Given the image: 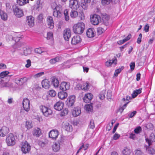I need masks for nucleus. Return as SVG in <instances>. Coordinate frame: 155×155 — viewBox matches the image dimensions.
I'll list each match as a JSON object with an SVG mask.
<instances>
[{
	"instance_id": "f257e3e1",
	"label": "nucleus",
	"mask_w": 155,
	"mask_h": 155,
	"mask_svg": "<svg viewBox=\"0 0 155 155\" xmlns=\"http://www.w3.org/2000/svg\"><path fill=\"white\" fill-rule=\"evenodd\" d=\"M51 7L53 10V15L57 18H60L62 15V7L60 5H57L56 3L51 4Z\"/></svg>"
},
{
	"instance_id": "f03ea898",
	"label": "nucleus",
	"mask_w": 155,
	"mask_h": 155,
	"mask_svg": "<svg viewBox=\"0 0 155 155\" xmlns=\"http://www.w3.org/2000/svg\"><path fill=\"white\" fill-rule=\"evenodd\" d=\"M85 27V25L83 22H78L74 25L73 31L75 33L81 34L83 33Z\"/></svg>"
},
{
	"instance_id": "7ed1b4c3",
	"label": "nucleus",
	"mask_w": 155,
	"mask_h": 155,
	"mask_svg": "<svg viewBox=\"0 0 155 155\" xmlns=\"http://www.w3.org/2000/svg\"><path fill=\"white\" fill-rule=\"evenodd\" d=\"M5 142L8 146H12L16 143V140L12 133L9 134L6 137Z\"/></svg>"
},
{
	"instance_id": "20e7f679",
	"label": "nucleus",
	"mask_w": 155,
	"mask_h": 155,
	"mask_svg": "<svg viewBox=\"0 0 155 155\" xmlns=\"http://www.w3.org/2000/svg\"><path fill=\"white\" fill-rule=\"evenodd\" d=\"M21 150L23 153L26 154L29 152L31 147L27 141L22 142L21 144Z\"/></svg>"
},
{
	"instance_id": "39448f33",
	"label": "nucleus",
	"mask_w": 155,
	"mask_h": 155,
	"mask_svg": "<svg viewBox=\"0 0 155 155\" xmlns=\"http://www.w3.org/2000/svg\"><path fill=\"white\" fill-rule=\"evenodd\" d=\"M40 109L43 114L45 117H49L52 114V110L45 106H41L40 107Z\"/></svg>"
},
{
	"instance_id": "423d86ee",
	"label": "nucleus",
	"mask_w": 155,
	"mask_h": 155,
	"mask_svg": "<svg viewBox=\"0 0 155 155\" xmlns=\"http://www.w3.org/2000/svg\"><path fill=\"white\" fill-rule=\"evenodd\" d=\"M69 6L72 9L76 10L80 6L79 2L78 0H69Z\"/></svg>"
},
{
	"instance_id": "0eeeda50",
	"label": "nucleus",
	"mask_w": 155,
	"mask_h": 155,
	"mask_svg": "<svg viewBox=\"0 0 155 155\" xmlns=\"http://www.w3.org/2000/svg\"><path fill=\"white\" fill-rule=\"evenodd\" d=\"M13 10L15 15L18 18H20L24 15L22 10L16 6L13 7Z\"/></svg>"
},
{
	"instance_id": "6e6552de",
	"label": "nucleus",
	"mask_w": 155,
	"mask_h": 155,
	"mask_svg": "<svg viewBox=\"0 0 155 155\" xmlns=\"http://www.w3.org/2000/svg\"><path fill=\"white\" fill-rule=\"evenodd\" d=\"M101 20L100 16L96 14H94L91 18V21L92 24L94 25H97Z\"/></svg>"
},
{
	"instance_id": "1a4fd4ad",
	"label": "nucleus",
	"mask_w": 155,
	"mask_h": 155,
	"mask_svg": "<svg viewBox=\"0 0 155 155\" xmlns=\"http://www.w3.org/2000/svg\"><path fill=\"white\" fill-rule=\"evenodd\" d=\"M22 105L24 110L26 112L30 110V101L28 99L24 98L22 102Z\"/></svg>"
},
{
	"instance_id": "9d476101",
	"label": "nucleus",
	"mask_w": 155,
	"mask_h": 155,
	"mask_svg": "<svg viewBox=\"0 0 155 155\" xmlns=\"http://www.w3.org/2000/svg\"><path fill=\"white\" fill-rule=\"evenodd\" d=\"M59 134V132L57 130H52L49 133V137L54 140H55Z\"/></svg>"
},
{
	"instance_id": "9b49d317",
	"label": "nucleus",
	"mask_w": 155,
	"mask_h": 155,
	"mask_svg": "<svg viewBox=\"0 0 155 155\" xmlns=\"http://www.w3.org/2000/svg\"><path fill=\"white\" fill-rule=\"evenodd\" d=\"M75 100V97L74 95H71L68 97L66 101V104L68 107L73 106Z\"/></svg>"
},
{
	"instance_id": "f8f14e48",
	"label": "nucleus",
	"mask_w": 155,
	"mask_h": 155,
	"mask_svg": "<svg viewBox=\"0 0 155 155\" xmlns=\"http://www.w3.org/2000/svg\"><path fill=\"white\" fill-rule=\"evenodd\" d=\"M71 32L70 29H65L63 31V35L64 39L68 41L71 36Z\"/></svg>"
},
{
	"instance_id": "ddd939ff",
	"label": "nucleus",
	"mask_w": 155,
	"mask_h": 155,
	"mask_svg": "<svg viewBox=\"0 0 155 155\" xmlns=\"http://www.w3.org/2000/svg\"><path fill=\"white\" fill-rule=\"evenodd\" d=\"M0 85L1 87H13V84L9 81H6L4 80H1Z\"/></svg>"
},
{
	"instance_id": "4468645a",
	"label": "nucleus",
	"mask_w": 155,
	"mask_h": 155,
	"mask_svg": "<svg viewBox=\"0 0 155 155\" xmlns=\"http://www.w3.org/2000/svg\"><path fill=\"white\" fill-rule=\"evenodd\" d=\"M47 23L49 27L51 29H52L54 27V23L52 17L49 16L47 18Z\"/></svg>"
},
{
	"instance_id": "2eb2a0df",
	"label": "nucleus",
	"mask_w": 155,
	"mask_h": 155,
	"mask_svg": "<svg viewBox=\"0 0 155 155\" xmlns=\"http://www.w3.org/2000/svg\"><path fill=\"white\" fill-rule=\"evenodd\" d=\"M64 105V103L62 102L59 101L54 104V107L55 110L60 111L62 109Z\"/></svg>"
},
{
	"instance_id": "dca6fc26",
	"label": "nucleus",
	"mask_w": 155,
	"mask_h": 155,
	"mask_svg": "<svg viewBox=\"0 0 155 155\" xmlns=\"http://www.w3.org/2000/svg\"><path fill=\"white\" fill-rule=\"evenodd\" d=\"M28 78L26 77H23L21 78H17L15 80L16 84L19 85H21L26 82L28 81Z\"/></svg>"
},
{
	"instance_id": "f3484780",
	"label": "nucleus",
	"mask_w": 155,
	"mask_h": 155,
	"mask_svg": "<svg viewBox=\"0 0 155 155\" xmlns=\"http://www.w3.org/2000/svg\"><path fill=\"white\" fill-rule=\"evenodd\" d=\"M146 141L148 143L149 146L152 144V143L155 142V135L153 133H151L149 137V138L146 139Z\"/></svg>"
},
{
	"instance_id": "a211bd4d",
	"label": "nucleus",
	"mask_w": 155,
	"mask_h": 155,
	"mask_svg": "<svg viewBox=\"0 0 155 155\" xmlns=\"http://www.w3.org/2000/svg\"><path fill=\"white\" fill-rule=\"evenodd\" d=\"M9 129L8 127H2L0 130V136L5 137L9 132Z\"/></svg>"
},
{
	"instance_id": "6ab92c4d",
	"label": "nucleus",
	"mask_w": 155,
	"mask_h": 155,
	"mask_svg": "<svg viewBox=\"0 0 155 155\" xmlns=\"http://www.w3.org/2000/svg\"><path fill=\"white\" fill-rule=\"evenodd\" d=\"M69 84L65 82H62L60 85V88L63 91L68 90L69 88Z\"/></svg>"
},
{
	"instance_id": "aec40b11",
	"label": "nucleus",
	"mask_w": 155,
	"mask_h": 155,
	"mask_svg": "<svg viewBox=\"0 0 155 155\" xmlns=\"http://www.w3.org/2000/svg\"><path fill=\"white\" fill-rule=\"evenodd\" d=\"M34 18L32 16L27 17L26 21L28 25L30 27H33L34 25Z\"/></svg>"
},
{
	"instance_id": "412c9836",
	"label": "nucleus",
	"mask_w": 155,
	"mask_h": 155,
	"mask_svg": "<svg viewBox=\"0 0 155 155\" xmlns=\"http://www.w3.org/2000/svg\"><path fill=\"white\" fill-rule=\"evenodd\" d=\"M81 112V109L79 107H74L72 111V114L74 117L79 115Z\"/></svg>"
},
{
	"instance_id": "4be33fe9",
	"label": "nucleus",
	"mask_w": 155,
	"mask_h": 155,
	"mask_svg": "<svg viewBox=\"0 0 155 155\" xmlns=\"http://www.w3.org/2000/svg\"><path fill=\"white\" fill-rule=\"evenodd\" d=\"M117 60L116 58H113L112 60H110L107 61L105 63L106 66L109 67L112 65H115L117 64Z\"/></svg>"
},
{
	"instance_id": "5701e85b",
	"label": "nucleus",
	"mask_w": 155,
	"mask_h": 155,
	"mask_svg": "<svg viewBox=\"0 0 155 155\" xmlns=\"http://www.w3.org/2000/svg\"><path fill=\"white\" fill-rule=\"evenodd\" d=\"M42 86L45 89H48L50 87V82L47 79L43 80L41 82Z\"/></svg>"
},
{
	"instance_id": "b1692460",
	"label": "nucleus",
	"mask_w": 155,
	"mask_h": 155,
	"mask_svg": "<svg viewBox=\"0 0 155 155\" xmlns=\"http://www.w3.org/2000/svg\"><path fill=\"white\" fill-rule=\"evenodd\" d=\"M93 97L92 94L90 93L86 94L83 98V100L85 103H88L92 99Z\"/></svg>"
},
{
	"instance_id": "393cba45",
	"label": "nucleus",
	"mask_w": 155,
	"mask_h": 155,
	"mask_svg": "<svg viewBox=\"0 0 155 155\" xmlns=\"http://www.w3.org/2000/svg\"><path fill=\"white\" fill-rule=\"evenodd\" d=\"M90 2L91 0H81V7L83 9H87L88 5L87 4L90 3Z\"/></svg>"
},
{
	"instance_id": "a878e982",
	"label": "nucleus",
	"mask_w": 155,
	"mask_h": 155,
	"mask_svg": "<svg viewBox=\"0 0 155 155\" xmlns=\"http://www.w3.org/2000/svg\"><path fill=\"white\" fill-rule=\"evenodd\" d=\"M131 152L130 148L127 147H124L122 151L123 155H130Z\"/></svg>"
},
{
	"instance_id": "bb28decb",
	"label": "nucleus",
	"mask_w": 155,
	"mask_h": 155,
	"mask_svg": "<svg viewBox=\"0 0 155 155\" xmlns=\"http://www.w3.org/2000/svg\"><path fill=\"white\" fill-rule=\"evenodd\" d=\"M81 40L80 36H74L72 39L71 43L72 44L76 45L80 42Z\"/></svg>"
},
{
	"instance_id": "cd10ccee",
	"label": "nucleus",
	"mask_w": 155,
	"mask_h": 155,
	"mask_svg": "<svg viewBox=\"0 0 155 155\" xmlns=\"http://www.w3.org/2000/svg\"><path fill=\"white\" fill-rule=\"evenodd\" d=\"M41 129L38 127L35 129L33 132V134L34 136L36 137H38L41 135Z\"/></svg>"
},
{
	"instance_id": "c85d7f7f",
	"label": "nucleus",
	"mask_w": 155,
	"mask_h": 155,
	"mask_svg": "<svg viewBox=\"0 0 155 155\" xmlns=\"http://www.w3.org/2000/svg\"><path fill=\"white\" fill-rule=\"evenodd\" d=\"M58 96L59 98L63 100L65 98L67 97L68 94L66 92L62 91L59 92Z\"/></svg>"
},
{
	"instance_id": "c756f323",
	"label": "nucleus",
	"mask_w": 155,
	"mask_h": 155,
	"mask_svg": "<svg viewBox=\"0 0 155 155\" xmlns=\"http://www.w3.org/2000/svg\"><path fill=\"white\" fill-rule=\"evenodd\" d=\"M88 38H92L94 36V33L93 29L92 28L88 29L86 32Z\"/></svg>"
},
{
	"instance_id": "7c9ffc66",
	"label": "nucleus",
	"mask_w": 155,
	"mask_h": 155,
	"mask_svg": "<svg viewBox=\"0 0 155 155\" xmlns=\"http://www.w3.org/2000/svg\"><path fill=\"white\" fill-rule=\"evenodd\" d=\"M33 1L34 0H31ZM29 0H17V2L18 4L20 6L24 5L29 3Z\"/></svg>"
},
{
	"instance_id": "2f4dec72",
	"label": "nucleus",
	"mask_w": 155,
	"mask_h": 155,
	"mask_svg": "<svg viewBox=\"0 0 155 155\" xmlns=\"http://www.w3.org/2000/svg\"><path fill=\"white\" fill-rule=\"evenodd\" d=\"M60 144L59 143H55L52 145V149L54 152H57L60 149Z\"/></svg>"
},
{
	"instance_id": "473e14b6",
	"label": "nucleus",
	"mask_w": 155,
	"mask_h": 155,
	"mask_svg": "<svg viewBox=\"0 0 155 155\" xmlns=\"http://www.w3.org/2000/svg\"><path fill=\"white\" fill-rule=\"evenodd\" d=\"M0 15L2 19L4 21H6L7 19V14L3 11H0Z\"/></svg>"
},
{
	"instance_id": "72a5a7b5",
	"label": "nucleus",
	"mask_w": 155,
	"mask_h": 155,
	"mask_svg": "<svg viewBox=\"0 0 155 155\" xmlns=\"http://www.w3.org/2000/svg\"><path fill=\"white\" fill-rule=\"evenodd\" d=\"M9 73V72L8 71H5L1 72L0 74V78L1 80H4V77H6Z\"/></svg>"
},
{
	"instance_id": "f704fd0d",
	"label": "nucleus",
	"mask_w": 155,
	"mask_h": 155,
	"mask_svg": "<svg viewBox=\"0 0 155 155\" xmlns=\"http://www.w3.org/2000/svg\"><path fill=\"white\" fill-rule=\"evenodd\" d=\"M60 57H57L54 58L50 60L49 62L51 64H54L56 63L59 61L60 60Z\"/></svg>"
},
{
	"instance_id": "c9c22d12",
	"label": "nucleus",
	"mask_w": 155,
	"mask_h": 155,
	"mask_svg": "<svg viewBox=\"0 0 155 155\" xmlns=\"http://www.w3.org/2000/svg\"><path fill=\"white\" fill-rule=\"evenodd\" d=\"M70 16L72 18H75L78 15V12L76 10H72L70 13Z\"/></svg>"
},
{
	"instance_id": "e433bc0d",
	"label": "nucleus",
	"mask_w": 155,
	"mask_h": 155,
	"mask_svg": "<svg viewBox=\"0 0 155 155\" xmlns=\"http://www.w3.org/2000/svg\"><path fill=\"white\" fill-rule=\"evenodd\" d=\"M52 83L54 86L55 87H57L59 86V81L58 79L55 78H53L52 79Z\"/></svg>"
},
{
	"instance_id": "4c0bfd02",
	"label": "nucleus",
	"mask_w": 155,
	"mask_h": 155,
	"mask_svg": "<svg viewBox=\"0 0 155 155\" xmlns=\"http://www.w3.org/2000/svg\"><path fill=\"white\" fill-rule=\"evenodd\" d=\"M85 109L87 111L91 112L93 110V107L91 104L86 105L84 107Z\"/></svg>"
},
{
	"instance_id": "58836bf2",
	"label": "nucleus",
	"mask_w": 155,
	"mask_h": 155,
	"mask_svg": "<svg viewBox=\"0 0 155 155\" xmlns=\"http://www.w3.org/2000/svg\"><path fill=\"white\" fill-rule=\"evenodd\" d=\"M31 51L30 48H26L24 49V54L25 56L28 55L31 53Z\"/></svg>"
},
{
	"instance_id": "ea45409f",
	"label": "nucleus",
	"mask_w": 155,
	"mask_h": 155,
	"mask_svg": "<svg viewBox=\"0 0 155 155\" xmlns=\"http://www.w3.org/2000/svg\"><path fill=\"white\" fill-rule=\"evenodd\" d=\"M63 64L64 67L66 68H69L71 65L73 64L71 63V61L68 60L66 62H64Z\"/></svg>"
},
{
	"instance_id": "a19ab883",
	"label": "nucleus",
	"mask_w": 155,
	"mask_h": 155,
	"mask_svg": "<svg viewBox=\"0 0 155 155\" xmlns=\"http://www.w3.org/2000/svg\"><path fill=\"white\" fill-rule=\"evenodd\" d=\"M146 149L148 151V152L150 154H153L155 152V150L151 147H150V146L148 145V146L146 147Z\"/></svg>"
},
{
	"instance_id": "79ce46f5",
	"label": "nucleus",
	"mask_w": 155,
	"mask_h": 155,
	"mask_svg": "<svg viewBox=\"0 0 155 155\" xmlns=\"http://www.w3.org/2000/svg\"><path fill=\"white\" fill-rule=\"evenodd\" d=\"M64 14L65 20L66 21H68L69 19V17L68 15V12L67 9H65L64 10Z\"/></svg>"
},
{
	"instance_id": "37998d69",
	"label": "nucleus",
	"mask_w": 155,
	"mask_h": 155,
	"mask_svg": "<svg viewBox=\"0 0 155 155\" xmlns=\"http://www.w3.org/2000/svg\"><path fill=\"white\" fill-rule=\"evenodd\" d=\"M88 84L86 82L83 83V85H82L81 89L84 91H87L88 89Z\"/></svg>"
},
{
	"instance_id": "c03bdc74",
	"label": "nucleus",
	"mask_w": 155,
	"mask_h": 155,
	"mask_svg": "<svg viewBox=\"0 0 155 155\" xmlns=\"http://www.w3.org/2000/svg\"><path fill=\"white\" fill-rule=\"evenodd\" d=\"M44 72H41L38 73L33 75V77L35 79L38 78L44 74Z\"/></svg>"
},
{
	"instance_id": "a18cd8bd",
	"label": "nucleus",
	"mask_w": 155,
	"mask_h": 155,
	"mask_svg": "<svg viewBox=\"0 0 155 155\" xmlns=\"http://www.w3.org/2000/svg\"><path fill=\"white\" fill-rule=\"evenodd\" d=\"M79 17L80 20H84L85 19V15L84 12L82 11H81L79 12Z\"/></svg>"
},
{
	"instance_id": "49530a36",
	"label": "nucleus",
	"mask_w": 155,
	"mask_h": 155,
	"mask_svg": "<svg viewBox=\"0 0 155 155\" xmlns=\"http://www.w3.org/2000/svg\"><path fill=\"white\" fill-rule=\"evenodd\" d=\"M105 91H102L99 94V97L101 100H103L105 97Z\"/></svg>"
},
{
	"instance_id": "de8ad7c7",
	"label": "nucleus",
	"mask_w": 155,
	"mask_h": 155,
	"mask_svg": "<svg viewBox=\"0 0 155 155\" xmlns=\"http://www.w3.org/2000/svg\"><path fill=\"white\" fill-rule=\"evenodd\" d=\"M68 110L67 109L65 108L62 110L60 116L63 117L67 115L68 113Z\"/></svg>"
},
{
	"instance_id": "09e8293b",
	"label": "nucleus",
	"mask_w": 155,
	"mask_h": 155,
	"mask_svg": "<svg viewBox=\"0 0 155 155\" xmlns=\"http://www.w3.org/2000/svg\"><path fill=\"white\" fill-rule=\"evenodd\" d=\"M134 155H143V152L140 150V149H137L134 151Z\"/></svg>"
},
{
	"instance_id": "8fccbe9b",
	"label": "nucleus",
	"mask_w": 155,
	"mask_h": 155,
	"mask_svg": "<svg viewBox=\"0 0 155 155\" xmlns=\"http://www.w3.org/2000/svg\"><path fill=\"white\" fill-rule=\"evenodd\" d=\"M47 38L48 40H53V35L51 32H48L47 34Z\"/></svg>"
},
{
	"instance_id": "3c124183",
	"label": "nucleus",
	"mask_w": 155,
	"mask_h": 155,
	"mask_svg": "<svg viewBox=\"0 0 155 155\" xmlns=\"http://www.w3.org/2000/svg\"><path fill=\"white\" fill-rule=\"evenodd\" d=\"M37 8L38 9L41 8L43 5V2H41L40 0H38L37 1Z\"/></svg>"
},
{
	"instance_id": "603ef678",
	"label": "nucleus",
	"mask_w": 155,
	"mask_h": 155,
	"mask_svg": "<svg viewBox=\"0 0 155 155\" xmlns=\"http://www.w3.org/2000/svg\"><path fill=\"white\" fill-rule=\"evenodd\" d=\"M112 1V0H102L101 3L103 5H108Z\"/></svg>"
},
{
	"instance_id": "864d4df0",
	"label": "nucleus",
	"mask_w": 155,
	"mask_h": 155,
	"mask_svg": "<svg viewBox=\"0 0 155 155\" xmlns=\"http://www.w3.org/2000/svg\"><path fill=\"white\" fill-rule=\"evenodd\" d=\"M142 128L141 127H137L134 130V133L136 134H138L141 132Z\"/></svg>"
},
{
	"instance_id": "5fc2aeb1",
	"label": "nucleus",
	"mask_w": 155,
	"mask_h": 155,
	"mask_svg": "<svg viewBox=\"0 0 155 155\" xmlns=\"http://www.w3.org/2000/svg\"><path fill=\"white\" fill-rule=\"evenodd\" d=\"M34 51L35 53H37L38 54H41L43 52L42 48H36L35 49Z\"/></svg>"
},
{
	"instance_id": "6e6d98bb",
	"label": "nucleus",
	"mask_w": 155,
	"mask_h": 155,
	"mask_svg": "<svg viewBox=\"0 0 155 155\" xmlns=\"http://www.w3.org/2000/svg\"><path fill=\"white\" fill-rule=\"evenodd\" d=\"M109 19V16L108 15H104L102 17V20H103L104 22H107Z\"/></svg>"
},
{
	"instance_id": "4d7b16f0",
	"label": "nucleus",
	"mask_w": 155,
	"mask_h": 155,
	"mask_svg": "<svg viewBox=\"0 0 155 155\" xmlns=\"http://www.w3.org/2000/svg\"><path fill=\"white\" fill-rule=\"evenodd\" d=\"M49 94L52 97H54L56 95V92L54 90H52L49 91Z\"/></svg>"
},
{
	"instance_id": "13d9d810",
	"label": "nucleus",
	"mask_w": 155,
	"mask_h": 155,
	"mask_svg": "<svg viewBox=\"0 0 155 155\" xmlns=\"http://www.w3.org/2000/svg\"><path fill=\"white\" fill-rule=\"evenodd\" d=\"M129 102H127L125 104H124L119 109V111L122 112L126 108L127 105L129 103Z\"/></svg>"
},
{
	"instance_id": "bf43d9fd",
	"label": "nucleus",
	"mask_w": 155,
	"mask_h": 155,
	"mask_svg": "<svg viewBox=\"0 0 155 155\" xmlns=\"http://www.w3.org/2000/svg\"><path fill=\"white\" fill-rule=\"evenodd\" d=\"M104 31V29L101 27L98 28L97 29V32L99 35H101L102 34Z\"/></svg>"
},
{
	"instance_id": "052dcab7",
	"label": "nucleus",
	"mask_w": 155,
	"mask_h": 155,
	"mask_svg": "<svg viewBox=\"0 0 155 155\" xmlns=\"http://www.w3.org/2000/svg\"><path fill=\"white\" fill-rule=\"evenodd\" d=\"M136 111H134L133 112L129 113L128 115V117L129 118H132L136 114Z\"/></svg>"
},
{
	"instance_id": "680f3d73",
	"label": "nucleus",
	"mask_w": 155,
	"mask_h": 155,
	"mask_svg": "<svg viewBox=\"0 0 155 155\" xmlns=\"http://www.w3.org/2000/svg\"><path fill=\"white\" fill-rule=\"evenodd\" d=\"M120 137V135L117 133H115L112 137V138L114 140H117Z\"/></svg>"
},
{
	"instance_id": "e2e57ef3",
	"label": "nucleus",
	"mask_w": 155,
	"mask_h": 155,
	"mask_svg": "<svg viewBox=\"0 0 155 155\" xmlns=\"http://www.w3.org/2000/svg\"><path fill=\"white\" fill-rule=\"evenodd\" d=\"M43 15L42 14H40L38 15L37 19L39 22H41L43 21Z\"/></svg>"
},
{
	"instance_id": "0e129e2a",
	"label": "nucleus",
	"mask_w": 155,
	"mask_h": 155,
	"mask_svg": "<svg viewBox=\"0 0 155 155\" xmlns=\"http://www.w3.org/2000/svg\"><path fill=\"white\" fill-rule=\"evenodd\" d=\"M27 64L25 65L26 68H29L31 65V61L30 59H28L26 61Z\"/></svg>"
},
{
	"instance_id": "69168bd1",
	"label": "nucleus",
	"mask_w": 155,
	"mask_h": 155,
	"mask_svg": "<svg viewBox=\"0 0 155 155\" xmlns=\"http://www.w3.org/2000/svg\"><path fill=\"white\" fill-rule=\"evenodd\" d=\"M6 38L8 41L14 40V38L11 35H6Z\"/></svg>"
},
{
	"instance_id": "338daca9",
	"label": "nucleus",
	"mask_w": 155,
	"mask_h": 155,
	"mask_svg": "<svg viewBox=\"0 0 155 155\" xmlns=\"http://www.w3.org/2000/svg\"><path fill=\"white\" fill-rule=\"evenodd\" d=\"M112 96L111 93L110 91H108L107 96V98L108 100H111Z\"/></svg>"
},
{
	"instance_id": "774afa93",
	"label": "nucleus",
	"mask_w": 155,
	"mask_h": 155,
	"mask_svg": "<svg viewBox=\"0 0 155 155\" xmlns=\"http://www.w3.org/2000/svg\"><path fill=\"white\" fill-rule=\"evenodd\" d=\"M142 37V34L140 33L138 36V37L137 39V42L138 44H139L140 43L141 41V38Z\"/></svg>"
}]
</instances>
